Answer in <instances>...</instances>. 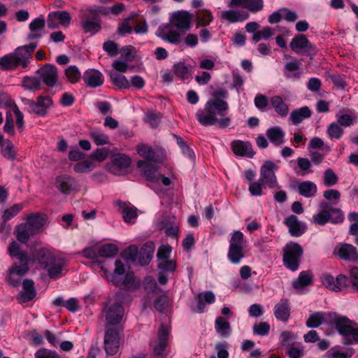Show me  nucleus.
Instances as JSON below:
<instances>
[{
  "mask_svg": "<svg viewBox=\"0 0 358 358\" xmlns=\"http://www.w3.org/2000/svg\"><path fill=\"white\" fill-rule=\"evenodd\" d=\"M213 96L216 99L208 101L203 109L196 113V118L204 127L216 125L220 129H226L231 123V119L227 115L229 104L220 98H227L228 92L224 89L215 90Z\"/></svg>",
  "mask_w": 358,
  "mask_h": 358,
  "instance_id": "nucleus-1",
  "label": "nucleus"
},
{
  "mask_svg": "<svg viewBox=\"0 0 358 358\" xmlns=\"http://www.w3.org/2000/svg\"><path fill=\"white\" fill-rule=\"evenodd\" d=\"M191 25V14L185 10H179L171 15L169 23L162 24L158 27L156 34L165 42L177 43L181 41Z\"/></svg>",
  "mask_w": 358,
  "mask_h": 358,
  "instance_id": "nucleus-2",
  "label": "nucleus"
},
{
  "mask_svg": "<svg viewBox=\"0 0 358 358\" xmlns=\"http://www.w3.org/2000/svg\"><path fill=\"white\" fill-rule=\"evenodd\" d=\"M278 166L272 161H266L259 170L258 180L251 182L248 187L250 194L253 196H260L265 194L264 189L267 188L275 190L279 189V184L275 171Z\"/></svg>",
  "mask_w": 358,
  "mask_h": 358,
  "instance_id": "nucleus-3",
  "label": "nucleus"
},
{
  "mask_svg": "<svg viewBox=\"0 0 358 358\" xmlns=\"http://www.w3.org/2000/svg\"><path fill=\"white\" fill-rule=\"evenodd\" d=\"M36 48V46H18L13 52L0 57V69L12 71L18 66L27 69Z\"/></svg>",
  "mask_w": 358,
  "mask_h": 358,
  "instance_id": "nucleus-4",
  "label": "nucleus"
},
{
  "mask_svg": "<svg viewBox=\"0 0 358 358\" xmlns=\"http://www.w3.org/2000/svg\"><path fill=\"white\" fill-rule=\"evenodd\" d=\"M34 258L43 268L47 270L50 278H57L60 275L64 266V261L56 257L49 250L41 248L36 250Z\"/></svg>",
  "mask_w": 358,
  "mask_h": 358,
  "instance_id": "nucleus-5",
  "label": "nucleus"
},
{
  "mask_svg": "<svg viewBox=\"0 0 358 358\" xmlns=\"http://www.w3.org/2000/svg\"><path fill=\"white\" fill-rule=\"evenodd\" d=\"M108 15L103 7L97 9H87V13L83 15L80 18V26L85 34L94 35L101 29V19L99 14Z\"/></svg>",
  "mask_w": 358,
  "mask_h": 358,
  "instance_id": "nucleus-6",
  "label": "nucleus"
},
{
  "mask_svg": "<svg viewBox=\"0 0 358 358\" xmlns=\"http://www.w3.org/2000/svg\"><path fill=\"white\" fill-rule=\"evenodd\" d=\"M303 253V250L299 243L294 242L287 243L282 249L284 266L291 271H297Z\"/></svg>",
  "mask_w": 358,
  "mask_h": 358,
  "instance_id": "nucleus-7",
  "label": "nucleus"
},
{
  "mask_svg": "<svg viewBox=\"0 0 358 358\" xmlns=\"http://www.w3.org/2000/svg\"><path fill=\"white\" fill-rule=\"evenodd\" d=\"M103 313L106 320V327L122 326L120 324L124 315V308L120 302H109L106 304Z\"/></svg>",
  "mask_w": 358,
  "mask_h": 358,
  "instance_id": "nucleus-8",
  "label": "nucleus"
},
{
  "mask_svg": "<svg viewBox=\"0 0 358 358\" xmlns=\"http://www.w3.org/2000/svg\"><path fill=\"white\" fill-rule=\"evenodd\" d=\"M243 237L240 231H234L231 237L227 257L232 264H239L244 257Z\"/></svg>",
  "mask_w": 358,
  "mask_h": 358,
  "instance_id": "nucleus-9",
  "label": "nucleus"
},
{
  "mask_svg": "<svg viewBox=\"0 0 358 358\" xmlns=\"http://www.w3.org/2000/svg\"><path fill=\"white\" fill-rule=\"evenodd\" d=\"M23 103L29 107L28 113L36 114L40 117H45L48 113V109L53 105L52 99L50 96H38L36 101L32 99L23 98Z\"/></svg>",
  "mask_w": 358,
  "mask_h": 358,
  "instance_id": "nucleus-10",
  "label": "nucleus"
},
{
  "mask_svg": "<svg viewBox=\"0 0 358 358\" xmlns=\"http://www.w3.org/2000/svg\"><path fill=\"white\" fill-rule=\"evenodd\" d=\"M344 220V215L339 208H332L331 212L325 209H320L315 214L311 222L317 225L323 226L328 222L333 224H341Z\"/></svg>",
  "mask_w": 358,
  "mask_h": 358,
  "instance_id": "nucleus-11",
  "label": "nucleus"
},
{
  "mask_svg": "<svg viewBox=\"0 0 358 358\" xmlns=\"http://www.w3.org/2000/svg\"><path fill=\"white\" fill-rule=\"evenodd\" d=\"M322 284L328 289L341 292L350 286V279L344 274H339L334 278L329 273H323L320 276Z\"/></svg>",
  "mask_w": 358,
  "mask_h": 358,
  "instance_id": "nucleus-12",
  "label": "nucleus"
},
{
  "mask_svg": "<svg viewBox=\"0 0 358 358\" xmlns=\"http://www.w3.org/2000/svg\"><path fill=\"white\" fill-rule=\"evenodd\" d=\"M104 336V347L107 355H115L120 347V334L123 331L122 326L107 327Z\"/></svg>",
  "mask_w": 358,
  "mask_h": 358,
  "instance_id": "nucleus-13",
  "label": "nucleus"
},
{
  "mask_svg": "<svg viewBox=\"0 0 358 358\" xmlns=\"http://www.w3.org/2000/svg\"><path fill=\"white\" fill-rule=\"evenodd\" d=\"M41 83L45 85L52 87H54L58 80V71L55 66L50 64H45L36 71Z\"/></svg>",
  "mask_w": 358,
  "mask_h": 358,
  "instance_id": "nucleus-14",
  "label": "nucleus"
},
{
  "mask_svg": "<svg viewBox=\"0 0 358 358\" xmlns=\"http://www.w3.org/2000/svg\"><path fill=\"white\" fill-rule=\"evenodd\" d=\"M333 253L341 259L358 263V250L352 244L341 243L334 248Z\"/></svg>",
  "mask_w": 358,
  "mask_h": 358,
  "instance_id": "nucleus-15",
  "label": "nucleus"
},
{
  "mask_svg": "<svg viewBox=\"0 0 358 358\" xmlns=\"http://www.w3.org/2000/svg\"><path fill=\"white\" fill-rule=\"evenodd\" d=\"M131 164V160L129 157L124 154L116 153L112 156L111 162L108 164V170L115 175H120L130 166Z\"/></svg>",
  "mask_w": 358,
  "mask_h": 358,
  "instance_id": "nucleus-16",
  "label": "nucleus"
},
{
  "mask_svg": "<svg viewBox=\"0 0 358 358\" xmlns=\"http://www.w3.org/2000/svg\"><path fill=\"white\" fill-rule=\"evenodd\" d=\"M71 20L70 13L66 10L50 12L48 15L47 26L50 29L58 28L59 24L68 27Z\"/></svg>",
  "mask_w": 358,
  "mask_h": 358,
  "instance_id": "nucleus-17",
  "label": "nucleus"
},
{
  "mask_svg": "<svg viewBox=\"0 0 358 358\" xmlns=\"http://www.w3.org/2000/svg\"><path fill=\"white\" fill-rule=\"evenodd\" d=\"M57 188L63 194H69L77 192L79 189L78 182L75 178L66 175L57 177L55 180Z\"/></svg>",
  "mask_w": 358,
  "mask_h": 358,
  "instance_id": "nucleus-18",
  "label": "nucleus"
},
{
  "mask_svg": "<svg viewBox=\"0 0 358 358\" xmlns=\"http://www.w3.org/2000/svg\"><path fill=\"white\" fill-rule=\"evenodd\" d=\"M137 153L148 161L159 163L163 160L161 150L154 149L152 146L145 143H140L136 146Z\"/></svg>",
  "mask_w": 358,
  "mask_h": 358,
  "instance_id": "nucleus-19",
  "label": "nucleus"
},
{
  "mask_svg": "<svg viewBox=\"0 0 358 358\" xmlns=\"http://www.w3.org/2000/svg\"><path fill=\"white\" fill-rule=\"evenodd\" d=\"M45 20L43 16L41 15L34 19L29 25L30 33L28 34V39L32 41L29 45H36V42H34L43 36L42 31L45 28Z\"/></svg>",
  "mask_w": 358,
  "mask_h": 358,
  "instance_id": "nucleus-20",
  "label": "nucleus"
},
{
  "mask_svg": "<svg viewBox=\"0 0 358 358\" xmlns=\"http://www.w3.org/2000/svg\"><path fill=\"white\" fill-rule=\"evenodd\" d=\"M284 224L287 227L291 236L299 237L303 235L307 229L306 224L298 220L294 215H291L285 219Z\"/></svg>",
  "mask_w": 358,
  "mask_h": 358,
  "instance_id": "nucleus-21",
  "label": "nucleus"
},
{
  "mask_svg": "<svg viewBox=\"0 0 358 358\" xmlns=\"http://www.w3.org/2000/svg\"><path fill=\"white\" fill-rule=\"evenodd\" d=\"M231 148L234 155L237 156L252 158L255 154L249 141L234 140L231 143Z\"/></svg>",
  "mask_w": 358,
  "mask_h": 358,
  "instance_id": "nucleus-22",
  "label": "nucleus"
},
{
  "mask_svg": "<svg viewBox=\"0 0 358 358\" xmlns=\"http://www.w3.org/2000/svg\"><path fill=\"white\" fill-rule=\"evenodd\" d=\"M36 295L34 282L31 279H24L22 282V290L19 292L17 299L20 303L33 300Z\"/></svg>",
  "mask_w": 358,
  "mask_h": 358,
  "instance_id": "nucleus-23",
  "label": "nucleus"
},
{
  "mask_svg": "<svg viewBox=\"0 0 358 358\" xmlns=\"http://www.w3.org/2000/svg\"><path fill=\"white\" fill-rule=\"evenodd\" d=\"M137 166L141 169L143 176L147 180L151 182H159V174L157 167L145 160H139Z\"/></svg>",
  "mask_w": 358,
  "mask_h": 358,
  "instance_id": "nucleus-24",
  "label": "nucleus"
},
{
  "mask_svg": "<svg viewBox=\"0 0 358 358\" xmlns=\"http://www.w3.org/2000/svg\"><path fill=\"white\" fill-rule=\"evenodd\" d=\"M83 80L87 86L90 87H97L103 83L104 78L103 74L98 70L92 69L85 71L83 76Z\"/></svg>",
  "mask_w": 358,
  "mask_h": 358,
  "instance_id": "nucleus-25",
  "label": "nucleus"
},
{
  "mask_svg": "<svg viewBox=\"0 0 358 358\" xmlns=\"http://www.w3.org/2000/svg\"><path fill=\"white\" fill-rule=\"evenodd\" d=\"M273 313L278 320L287 322L290 316V306L287 299H281L273 308Z\"/></svg>",
  "mask_w": 358,
  "mask_h": 358,
  "instance_id": "nucleus-26",
  "label": "nucleus"
},
{
  "mask_svg": "<svg viewBox=\"0 0 358 358\" xmlns=\"http://www.w3.org/2000/svg\"><path fill=\"white\" fill-rule=\"evenodd\" d=\"M17 240L21 243L26 244L31 236L36 235V232L27 222L18 224L15 230Z\"/></svg>",
  "mask_w": 358,
  "mask_h": 358,
  "instance_id": "nucleus-27",
  "label": "nucleus"
},
{
  "mask_svg": "<svg viewBox=\"0 0 358 358\" xmlns=\"http://www.w3.org/2000/svg\"><path fill=\"white\" fill-rule=\"evenodd\" d=\"M334 315L336 317L334 320V324L339 334L343 335L347 330L352 326L356 325V323L350 320L346 316L336 315V313H329V315Z\"/></svg>",
  "mask_w": 358,
  "mask_h": 358,
  "instance_id": "nucleus-28",
  "label": "nucleus"
},
{
  "mask_svg": "<svg viewBox=\"0 0 358 358\" xmlns=\"http://www.w3.org/2000/svg\"><path fill=\"white\" fill-rule=\"evenodd\" d=\"M155 251L153 242H147L141 247L138 252V262L142 266L148 265L152 258Z\"/></svg>",
  "mask_w": 358,
  "mask_h": 358,
  "instance_id": "nucleus-29",
  "label": "nucleus"
},
{
  "mask_svg": "<svg viewBox=\"0 0 358 358\" xmlns=\"http://www.w3.org/2000/svg\"><path fill=\"white\" fill-rule=\"evenodd\" d=\"M285 134L278 126L273 127L266 130V136L275 146H280L285 143Z\"/></svg>",
  "mask_w": 358,
  "mask_h": 358,
  "instance_id": "nucleus-30",
  "label": "nucleus"
},
{
  "mask_svg": "<svg viewBox=\"0 0 358 358\" xmlns=\"http://www.w3.org/2000/svg\"><path fill=\"white\" fill-rule=\"evenodd\" d=\"M115 203L122 210L124 221L127 223H134L138 216L137 209L133 206H129L122 201H117Z\"/></svg>",
  "mask_w": 358,
  "mask_h": 358,
  "instance_id": "nucleus-31",
  "label": "nucleus"
},
{
  "mask_svg": "<svg viewBox=\"0 0 358 358\" xmlns=\"http://www.w3.org/2000/svg\"><path fill=\"white\" fill-rule=\"evenodd\" d=\"M297 192L300 195L306 198H312L316 195L317 187V185L310 180L303 181L298 184Z\"/></svg>",
  "mask_w": 358,
  "mask_h": 358,
  "instance_id": "nucleus-32",
  "label": "nucleus"
},
{
  "mask_svg": "<svg viewBox=\"0 0 358 358\" xmlns=\"http://www.w3.org/2000/svg\"><path fill=\"white\" fill-rule=\"evenodd\" d=\"M26 220L27 224L34 231V232H36V234L45 224V217L39 213H31L27 217Z\"/></svg>",
  "mask_w": 358,
  "mask_h": 358,
  "instance_id": "nucleus-33",
  "label": "nucleus"
},
{
  "mask_svg": "<svg viewBox=\"0 0 358 358\" xmlns=\"http://www.w3.org/2000/svg\"><path fill=\"white\" fill-rule=\"evenodd\" d=\"M215 329L217 334L222 338L229 337L232 332L230 323L221 316L215 319Z\"/></svg>",
  "mask_w": 358,
  "mask_h": 358,
  "instance_id": "nucleus-34",
  "label": "nucleus"
},
{
  "mask_svg": "<svg viewBox=\"0 0 358 358\" xmlns=\"http://www.w3.org/2000/svg\"><path fill=\"white\" fill-rule=\"evenodd\" d=\"M312 112L308 106H303L300 108L293 110L290 113L289 120L293 124L297 125L303 120L309 118Z\"/></svg>",
  "mask_w": 358,
  "mask_h": 358,
  "instance_id": "nucleus-35",
  "label": "nucleus"
},
{
  "mask_svg": "<svg viewBox=\"0 0 358 358\" xmlns=\"http://www.w3.org/2000/svg\"><path fill=\"white\" fill-rule=\"evenodd\" d=\"M271 104L275 112L282 117H286L289 113V106L280 96H273L270 99Z\"/></svg>",
  "mask_w": 358,
  "mask_h": 358,
  "instance_id": "nucleus-36",
  "label": "nucleus"
},
{
  "mask_svg": "<svg viewBox=\"0 0 358 358\" xmlns=\"http://www.w3.org/2000/svg\"><path fill=\"white\" fill-rule=\"evenodd\" d=\"M174 75L181 80L189 79L192 74V66L185 62H176L173 66Z\"/></svg>",
  "mask_w": 358,
  "mask_h": 358,
  "instance_id": "nucleus-37",
  "label": "nucleus"
},
{
  "mask_svg": "<svg viewBox=\"0 0 358 358\" xmlns=\"http://www.w3.org/2000/svg\"><path fill=\"white\" fill-rule=\"evenodd\" d=\"M169 339V332L164 326H161L158 331L159 343L154 346V352L156 355H160L165 350Z\"/></svg>",
  "mask_w": 358,
  "mask_h": 358,
  "instance_id": "nucleus-38",
  "label": "nucleus"
},
{
  "mask_svg": "<svg viewBox=\"0 0 358 358\" xmlns=\"http://www.w3.org/2000/svg\"><path fill=\"white\" fill-rule=\"evenodd\" d=\"M108 76L111 83L119 89H129L130 87V83L122 73L110 70L108 71Z\"/></svg>",
  "mask_w": 358,
  "mask_h": 358,
  "instance_id": "nucleus-39",
  "label": "nucleus"
},
{
  "mask_svg": "<svg viewBox=\"0 0 358 358\" xmlns=\"http://www.w3.org/2000/svg\"><path fill=\"white\" fill-rule=\"evenodd\" d=\"M213 20L212 12L208 9H199L196 11V20L197 27H206Z\"/></svg>",
  "mask_w": 358,
  "mask_h": 358,
  "instance_id": "nucleus-40",
  "label": "nucleus"
},
{
  "mask_svg": "<svg viewBox=\"0 0 358 358\" xmlns=\"http://www.w3.org/2000/svg\"><path fill=\"white\" fill-rule=\"evenodd\" d=\"M89 136L96 145H104L109 143V136L99 129H91Z\"/></svg>",
  "mask_w": 358,
  "mask_h": 358,
  "instance_id": "nucleus-41",
  "label": "nucleus"
},
{
  "mask_svg": "<svg viewBox=\"0 0 358 358\" xmlns=\"http://www.w3.org/2000/svg\"><path fill=\"white\" fill-rule=\"evenodd\" d=\"M115 268L114 270V273L112 276L113 282L115 285H120L121 284L126 285V284L129 283V275H127L126 276V278H124V280L122 282L116 279L117 275H122L125 272L124 265L123 264L122 261L120 259H117L115 262Z\"/></svg>",
  "mask_w": 358,
  "mask_h": 358,
  "instance_id": "nucleus-42",
  "label": "nucleus"
},
{
  "mask_svg": "<svg viewBox=\"0 0 358 358\" xmlns=\"http://www.w3.org/2000/svg\"><path fill=\"white\" fill-rule=\"evenodd\" d=\"M313 279L311 275L306 271H302L300 273L299 277L293 280L292 287L295 289H300L311 285Z\"/></svg>",
  "mask_w": 358,
  "mask_h": 358,
  "instance_id": "nucleus-43",
  "label": "nucleus"
},
{
  "mask_svg": "<svg viewBox=\"0 0 358 358\" xmlns=\"http://www.w3.org/2000/svg\"><path fill=\"white\" fill-rule=\"evenodd\" d=\"M8 251L11 257H16L20 261H26L29 257L27 252L22 251L20 245L15 241L9 244Z\"/></svg>",
  "mask_w": 358,
  "mask_h": 358,
  "instance_id": "nucleus-44",
  "label": "nucleus"
},
{
  "mask_svg": "<svg viewBox=\"0 0 358 358\" xmlns=\"http://www.w3.org/2000/svg\"><path fill=\"white\" fill-rule=\"evenodd\" d=\"M326 313L322 311L315 312L310 315L306 322L308 328H317L325 321Z\"/></svg>",
  "mask_w": 358,
  "mask_h": 358,
  "instance_id": "nucleus-45",
  "label": "nucleus"
},
{
  "mask_svg": "<svg viewBox=\"0 0 358 358\" xmlns=\"http://www.w3.org/2000/svg\"><path fill=\"white\" fill-rule=\"evenodd\" d=\"M1 153L3 157L10 161H15L17 158V151L11 141L7 139L4 141Z\"/></svg>",
  "mask_w": 358,
  "mask_h": 358,
  "instance_id": "nucleus-46",
  "label": "nucleus"
},
{
  "mask_svg": "<svg viewBox=\"0 0 358 358\" xmlns=\"http://www.w3.org/2000/svg\"><path fill=\"white\" fill-rule=\"evenodd\" d=\"M341 336L343 337L342 343L344 345H349L358 343V328H355L354 326Z\"/></svg>",
  "mask_w": 358,
  "mask_h": 358,
  "instance_id": "nucleus-47",
  "label": "nucleus"
},
{
  "mask_svg": "<svg viewBox=\"0 0 358 358\" xmlns=\"http://www.w3.org/2000/svg\"><path fill=\"white\" fill-rule=\"evenodd\" d=\"M297 335L291 331H284L280 336V343L283 348H289L291 346L295 345L294 341L296 339Z\"/></svg>",
  "mask_w": 358,
  "mask_h": 358,
  "instance_id": "nucleus-48",
  "label": "nucleus"
},
{
  "mask_svg": "<svg viewBox=\"0 0 358 358\" xmlns=\"http://www.w3.org/2000/svg\"><path fill=\"white\" fill-rule=\"evenodd\" d=\"M24 207V203H15L9 208L3 210L2 220L6 222L15 217Z\"/></svg>",
  "mask_w": 358,
  "mask_h": 358,
  "instance_id": "nucleus-49",
  "label": "nucleus"
},
{
  "mask_svg": "<svg viewBox=\"0 0 358 358\" xmlns=\"http://www.w3.org/2000/svg\"><path fill=\"white\" fill-rule=\"evenodd\" d=\"M275 29H273L270 27H265L252 35V41L253 43H257L262 39L268 40L270 37L275 35Z\"/></svg>",
  "mask_w": 358,
  "mask_h": 358,
  "instance_id": "nucleus-50",
  "label": "nucleus"
},
{
  "mask_svg": "<svg viewBox=\"0 0 358 358\" xmlns=\"http://www.w3.org/2000/svg\"><path fill=\"white\" fill-rule=\"evenodd\" d=\"M343 129L336 122L331 123L327 129V134L331 140L341 139L343 135Z\"/></svg>",
  "mask_w": 358,
  "mask_h": 358,
  "instance_id": "nucleus-51",
  "label": "nucleus"
},
{
  "mask_svg": "<svg viewBox=\"0 0 358 358\" xmlns=\"http://www.w3.org/2000/svg\"><path fill=\"white\" fill-rule=\"evenodd\" d=\"M118 247L113 243H108L102 245L98 251V254L101 257H113L118 252Z\"/></svg>",
  "mask_w": 358,
  "mask_h": 358,
  "instance_id": "nucleus-52",
  "label": "nucleus"
},
{
  "mask_svg": "<svg viewBox=\"0 0 358 358\" xmlns=\"http://www.w3.org/2000/svg\"><path fill=\"white\" fill-rule=\"evenodd\" d=\"M336 119L338 124L347 127L353 125L357 117L355 114H337Z\"/></svg>",
  "mask_w": 358,
  "mask_h": 358,
  "instance_id": "nucleus-53",
  "label": "nucleus"
},
{
  "mask_svg": "<svg viewBox=\"0 0 358 358\" xmlns=\"http://www.w3.org/2000/svg\"><path fill=\"white\" fill-rule=\"evenodd\" d=\"M65 76L68 81L72 84L77 83L81 78V73L76 66H69L65 70Z\"/></svg>",
  "mask_w": 358,
  "mask_h": 358,
  "instance_id": "nucleus-54",
  "label": "nucleus"
},
{
  "mask_svg": "<svg viewBox=\"0 0 358 358\" xmlns=\"http://www.w3.org/2000/svg\"><path fill=\"white\" fill-rule=\"evenodd\" d=\"M23 86L29 90H39L41 89V82L38 77L26 76L23 79Z\"/></svg>",
  "mask_w": 358,
  "mask_h": 358,
  "instance_id": "nucleus-55",
  "label": "nucleus"
},
{
  "mask_svg": "<svg viewBox=\"0 0 358 358\" xmlns=\"http://www.w3.org/2000/svg\"><path fill=\"white\" fill-rule=\"evenodd\" d=\"M21 264L17 265V264H14L8 270V272L10 273H14L17 276H23L24 275L29 271V257L26 259V261H20Z\"/></svg>",
  "mask_w": 358,
  "mask_h": 358,
  "instance_id": "nucleus-56",
  "label": "nucleus"
},
{
  "mask_svg": "<svg viewBox=\"0 0 358 358\" xmlns=\"http://www.w3.org/2000/svg\"><path fill=\"white\" fill-rule=\"evenodd\" d=\"M338 181V178L332 169L328 168L324 171L323 175V182L326 187H332L335 185Z\"/></svg>",
  "mask_w": 358,
  "mask_h": 358,
  "instance_id": "nucleus-57",
  "label": "nucleus"
},
{
  "mask_svg": "<svg viewBox=\"0 0 358 358\" xmlns=\"http://www.w3.org/2000/svg\"><path fill=\"white\" fill-rule=\"evenodd\" d=\"M95 167L93 162L90 160H83L79 162H77L74 166L73 169L75 172L78 173H90L91 172Z\"/></svg>",
  "mask_w": 358,
  "mask_h": 358,
  "instance_id": "nucleus-58",
  "label": "nucleus"
},
{
  "mask_svg": "<svg viewBox=\"0 0 358 358\" xmlns=\"http://www.w3.org/2000/svg\"><path fill=\"white\" fill-rule=\"evenodd\" d=\"M354 354V350L349 348L345 351L332 348L327 352L328 358H351Z\"/></svg>",
  "mask_w": 358,
  "mask_h": 358,
  "instance_id": "nucleus-59",
  "label": "nucleus"
},
{
  "mask_svg": "<svg viewBox=\"0 0 358 358\" xmlns=\"http://www.w3.org/2000/svg\"><path fill=\"white\" fill-rule=\"evenodd\" d=\"M157 268L160 271L173 274L176 270L177 264L173 259L164 260L158 263Z\"/></svg>",
  "mask_w": 358,
  "mask_h": 358,
  "instance_id": "nucleus-60",
  "label": "nucleus"
},
{
  "mask_svg": "<svg viewBox=\"0 0 358 358\" xmlns=\"http://www.w3.org/2000/svg\"><path fill=\"white\" fill-rule=\"evenodd\" d=\"M222 18L228 20L230 22H236L243 21L248 18V15L243 17L238 12L233 10L224 11L222 14Z\"/></svg>",
  "mask_w": 358,
  "mask_h": 358,
  "instance_id": "nucleus-61",
  "label": "nucleus"
},
{
  "mask_svg": "<svg viewBox=\"0 0 358 358\" xmlns=\"http://www.w3.org/2000/svg\"><path fill=\"white\" fill-rule=\"evenodd\" d=\"M122 257L127 261L135 262L138 257V248L136 245H129L122 252Z\"/></svg>",
  "mask_w": 358,
  "mask_h": 358,
  "instance_id": "nucleus-62",
  "label": "nucleus"
},
{
  "mask_svg": "<svg viewBox=\"0 0 358 358\" xmlns=\"http://www.w3.org/2000/svg\"><path fill=\"white\" fill-rule=\"evenodd\" d=\"M254 103L257 109L262 112H264L266 110V108L268 105V97L266 95L258 94L255 97Z\"/></svg>",
  "mask_w": 358,
  "mask_h": 358,
  "instance_id": "nucleus-63",
  "label": "nucleus"
},
{
  "mask_svg": "<svg viewBox=\"0 0 358 358\" xmlns=\"http://www.w3.org/2000/svg\"><path fill=\"white\" fill-rule=\"evenodd\" d=\"M270 331V325L268 322H261L253 326L254 334L258 336H267Z\"/></svg>",
  "mask_w": 358,
  "mask_h": 358,
  "instance_id": "nucleus-64",
  "label": "nucleus"
}]
</instances>
